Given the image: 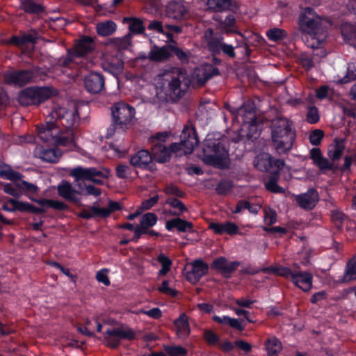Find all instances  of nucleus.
<instances>
[{
	"label": "nucleus",
	"mask_w": 356,
	"mask_h": 356,
	"mask_svg": "<svg viewBox=\"0 0 356 356\" xmlns=\"http://www.w3.org/2000/svg\"><path fill=\"white\" fill-rule=\"evenodd\" d=\"M168 136L169 134L165 131L157 133L149 138V143L152 145V156L154 159L159 163L167 162L169 161L171 154H175L172 150V145L170 146V149H168L163 145V143L166 141Z\"/></svg>",
	"instance_id": "9b49d317"
},
{
	"label": "nucleus",
	"mask_w": 356,
	"mask_h": 356,
	"mask_svg": "<svg viewBox=\"0 0 356 356\" xmlns=\"http://www.w3.org/2000/svg\"><path fill=\"white\" fill-rule=\"evenodd\" d=\"M21 6L24 11L31 13H39L43 10L42 7L34 0H22Z\"/></svg>",
	"instance_id": "a18cd8bd"
},
{
	"label": "nucleus",
	"mask_w": 356,
	"mask_h": 356,
	"mask_svg": "<svg viewBox=\"0 0 356 356\" xmlns=\"http://www.w3.org/2000/svg\"><path fill=\"white\" fill-rule=\"evenodd\" d=\"M148 29L150 30H154L159 33L165 34L167 36L168 40H172V39H171L172 34H170L168 32L165 31L163 26H162V24L160 22L152 21V22H149V24L148 25Z\"/></svg>",
	"instance_id": "5fc2aeb1"
},
{
	"label": "nucleus",
	"mask_w": 356,
	"mask_h": 356,
	"mask_svg": "<svg viewBox=\"0 0 356 356\" xmlns=\"http://www.w3.org/2000/svg\"><path fill=\"white\" fill-rule=\"evenodd\" d=\"M170 45L162 47H154L149 53V58L157 62L164 61L170 57Z\"/></svg>",
	"instance_id": "2f4dec72"
},
{
	"label": "nucleus",
	"mask_w": 356,
	"mask_h": 356,
	"mask_svg": "<svg viewBox=\"0 0 356 356\" xmlns=\"http://www.w3.org/2000/svg\"><path fill=\"white\" fill-rule=\"evenodd\" d=\"M157 260L161 265V268L159 271V275L160 276H164L170 270L172 266V261L163 254H160L158 256Z\"/></svg>",
	"instance_id": "49530a36"
},
{
	"label": "nucleus",
	"mask_w": 356,
	"mask_h": 356,
	"mask_svg": "<svg viewBox=\"0 0 356 356\" xmlns=\"http://www.w3.org/2000/svg\"><path fill=\"white\" fill-rule=\"evenodd\" d=\"M310 157L321 170H327L332 168V165L329 161L324 159L319 149L313 148L310 151Z\"/></svg>",
	"instance_id": "e433bc0d"
},
{
	"label": "nucleus",
	"mask_w": 356,
	"mask_h": 356,
	"mask_svg": "<svg viewBox=\"0 0 356 356\" xmlns=\"http://www.w3.org/2000/svg\"><path fill=\"white\" fill-rule=\"evenodd\" d=\"M273 144L279 154L286 153L292 147L295 140L293 124L286 118H277L272 122Z\"/></svg>",
	"instance_id": "7ed1b4c3"
},
{
	"label": "nucleus",
	"mask_w": 356,
	"mask_h": 356,
	"mask_svg": "<svg viewBox=\"0 0 356 356\" xmlns=\"http://www.w3.org/2000/svg\"><path fill=\"white\" fill-rule=\"evenodd\" d=\"M175 325L177 333L180 338H184L190 334V327L185 314H181L178 319L175 320Z\"/></svg>",
	"instance_id": "c9c22d12"
},
{
	"label": "nucleus",
	"mask_w": 356,
	"mask_h": 356,
	"mask_svg": "<svg viewBox=\"0 0 356 356\" xmlns=\"http://www.w3.org/2000/svg\"><path fill=\"white\" fill-rule=\"evenodd\" d=\"M167 351L170 356H186L187 354L186 349L181 346H172Z\"/></svg>",
	"instance_id": "680f3d73"
},
{
	"label": "nucleus",
	"mask_w": 356,
	"mask_h": 356,
	"mask_svg": "<svg viewBox=\"0 0 356 356\" xmlns=\"http://www.w3.org/2000/svg\"><path fill=\"white\" fill-rule=\"evenodd\" d=\"M31 78L32 74L29 71L8 72L4 76V79L6 83L18 86L26 84Z\"/></svg>",
	"instance_id": "393cba45"
},
{
	"label": "nucleus",
	"mask_w": 356,
	"mask_h": 356,
	"mask_svg": "<svg viewBox=\"0 0 356 356\" xmlns=\"http://www.w3.org/2000/svg\"><path fill=\"white\" fill-rule=\"evenodd\" d=\"M18 102L24 106L38 104V100L35 99L34 88H29L21 91L18 95Z\"/></svg>",
	"instance_id": "f704fd0d"
},
{
	"label": "nucleus",
	"mask_w": 356,
	"mask_h": 356,
	"mask_svg": "<svg viewBox=\"0 0 356 356\" xmlns=\"http://www.w3.org/2000/svg\"><path fill=\"white\" fill-rule=\"evenodd\" d=\"M204 338L206 341L209 344H215L218 340V336L211 330H207L204 332Z\"/></svg>",
	"instance_id": "69168bd1"
},
{
	"label": "nucleus",
	"mask_w": 356,
	"mask_h": 356,
	"mask_svg": "<svg viewBox=\"0 0 356 356\" xmlns=\"http://www.w3.org/2000/svg\"><path fill=\"white\" fill-rule=\"evenodd\" d=\"M131 34L129 33L122 38H115L113 42L120 49H127L131 44Z\"/></svg>",
	"instance_id": "3c124183"
},
{
	"label": "nucleus",
	"mask_w": 356,
	"mask_h": 356,
	"mask_svg": "<svg viewBox=\"0 0 356 356\" xmlns=\"http://www.w3.org/2000/svg\"><path fill=\"white\" fill-rule=\"evenodd\" d=\"M94 48V42L90 37L81 38L74 45L72 51L70 52L67 58L63 61L65 66H71L72 64L78 65L80 67L88 68L86 58L84 57Z\"/></svg>",
	"instance_id": "423d86ee"
},
{
	"label": "nucleus",
	"mask_w": 356,
	"mask_h": 356,
	"mask_svg": "<svg viewBox=\"0 0 356 356\" xmlns=\"http://www.w3.org/2000/svg\"><path fill=\"white\" fill-rule=\"evenodd\" d=\"M120 209V206L119 203L110 201L106 207H99L95 204L90 207L89 210H83L80 212L79 216L86 219L93 217L105 218L108 216L111 213L119 210Z\"/></svg>",
	"instance_id": "a211bd4d"
},
{
	"label": "nucleus",
	"mask_w": 356,
	"mask_h": 356,
	"mask_svg": "<svg viewBox=\"0 0 356 356\" xmlns=\"http://www.w3.org/2000/svg\"><path fill=\"white\" fill-rule=\"evenodd\" d=\"M344 148L345 145L342 140L336 139L334 141L333 145L329 149V156L332 160V161L339 160L341 158Z\"/></svg>",
	"instance_id": "a19ab883"
},
{
	"label": "nucleus",
	"mask_w": 356,
	"mask_h": 356,
	"mask_svg": "<svg viewBox=\"0 0 356 356\" xmlns=\"http://www.w3.org/2000/svg\"><path fill=\"white\" fill-rule=\"evenodd\" d=\"M58 192L60 196L67 200L74 202L78 201L76 196V191L74 190L71 184L67 181H62L58 186Z\"/></svg>",
	"instance_id": "72a5a7b5"
},
{
	"label": "nucleus",
	"mask_w": 356,
	"mask_h": 356,
	"mask_svg": "<svg viewBox=\"0 0 356 356\" xmlns=\"http://www.w3.org/2000/svg\"><path fill=\"white\" fill-rule=\"evenodd\" d=\"M231 184L228 181L220 182L216 188L219 194H226L231 188Z\"/></svg>",
	"instance_id": "774afa93"
},
{
	"label": "nucleus",
	"mask_w": 356,
	"mask_h": 356,
	"mask_svg": "<svg viewBox=\"0 0 356 356\" xmlns=\"http://www.w3.org/2000/svg\"><path fill=\"white\" fill-rule=\"evenodd\" d=\"M296 201L303 209H312L314 207L318 200L317 192L314 189H309L304 194L298 195Z\"/></svg>",
	"instance_id": "bb28decb"
},
{
	"label": "nucleus",
	"mask_w": 356,
	"mask_h": 356,
	"mask_svg": "<svg viewBox=\"0 0 356 356\" xmlns=\"http://www.w3.org/2000/svg\"><path fill=\"white\" fill-rule=\"evenodd\" d=\"M0 177L13 181L17 188L23 191L30 199L34 200L31 195L38 193V186L32 183L22 180L21 179L22 175L19 173L14 171L9 166H5L0 168Z\"/></svg>",
	"instance_id": "f8f14e48"
},
{
	"label": "nucleus",
	"mask_w": 356,
	"mask_h": 356,
	"mask_svg": "<svg viewBox=\"0 0 356 356\" xmlns=\"http://www.w3.org/2000/svg\"><path fill=\"white\" fill-rule=\"evenodd\" d=\"M96 30L99 35L108 36L115 31L116 24L111 20L101 22L97 24Z\"/></svg>",
	"instance_id": "4c0bfd02"
},
{
	"label": "nucleus",
	"mask_w": 356,
	"mask_h": 356,
	"mask_svg": "<svg viewBox=\"0 0 356 356\" xmlns=\"http://www.w3.org/2000/svg\"><path fill=\"white\" fill-rule=\"evenodd\" d=\"M159 290L160 292L170 296H175L177 294V291L170 286V283L168 280H165L162 282Z\"/></svg>",
	"instance_id": "052dcab7"
},
{
	"label": "nucleus",
	"mask_w": 356,
	"mask_h": 356,
	"mask_svg": "<svg viewBox=\"0 0 356 356\" xmlns=\"http://www.w3.org/2000/svg\"><path fill=\"white\" fill-rule=\"evenodd\" d=\"M214 68L211 65H204L197 67L193 74V79L204 84L213 74Z\"/></svg>",
	"instance_id": "7c9ffc66"
},
{
	"label": "nucleus",
	"mask_w": 356,
	"mask_h": 356,
	"mask_svg": "<svg viewBox=\"0 0 356 356\" xmlns=\"http://www.w3.org/2000/svg\"><path fill=\"white\" fill-rule=\"evenodd\" d=\"M110 172L107 169L102 170L96 168H76L72 170L71 175L75 178L76 181L81 180H90L97 184H102L103 179L108 177Z\"/></svg>",
	"instance_id": "ddd939ff"
},
{
	"label": "nucleus",
	"mask_w": 356,
	"mask_h": 356,
	"mask_svg": "<svg viewBox=\"0 0 356 356\" xmlns=\"http://www.w3.org/2000/svg\"><path fill=\"white\" fill-rule=\"evenodd\" d=\"M130 163L132 165L149 170H154L152 155L147 150H140L131 156Z\"/></svg>",
	"instance_id": "aec40b11"
},
{
	"label": "nucleus",
	"mask_w": 356,
	"mask_h": 356,
	"mask_svg": "<svg viewBox=\"0 0 356 356\" xmlns=\"http://www.w3.org/2000/svg\"><path fill=\"white\" fill-rule=\"evenodd\" d=\"M49 118L45 124L37 127L40 138L56 146L71 147L74 143L73 131H62L54 120Z\"/></svg>",
	"instance_id": "20e7f679"
},
{
	"label": "nucleus",
	"mask_w": 356,
	"mask_h": 356,
	"mask_svg": "<svg viewBox=\"0 0 356 356\" xmlns=\"http://www.w3.org/2000/svg\"><path fill=\"white\" fill-rule=\"evenodd\" d=\"M182 85H188L185 70L179 67L163 70L154 79L156 93L151 102L158 104L179 98L182 95Z\"/></svg>",
	"instance_id": "f257e3e1"
},
{
	"label": "nucleus",
	"mask_w": 356,
	"mask_h": 356,
	"mask_svg": "<svg viewBox=\"0 0 356 356\" xmlns=\"http://www.w3.org/2000/svg\"><path fill=\"white\" fill-rule=\"evenodd\" d=\"M34 92L36 100H38V104L54 94L53 90L49 88H34Z\"/></svg>",
	"instance_id": "de8ad7c7"
},
{
	"label": "nucleus",
	"mask_w": 356,
	"mask_h": 356,
	"mask_svg": "<svg viewBox=\"0 0 356 356\" xmlns=\"http://www.w3.org/2000/svg\"><path fill=\"white\" fill-rule=\"evenodd\" d=\"M209 228L218 234L234 235L238 234L239 231L238 227L235 223L229 221L211 222Z\"/></svg>",
	"instance_id": "a878e982"
},
{
	"label": "nucleus",
	"mask_w": 356,
	"mask_h": 356,
	"mask_svg": "<svg viewBox=\"0 0 356 356\" xmlns=\"http://www.w3.org/2000/svg\"><path fill=\"white\" fill-rule=\"evenodd\" d=\"M102 67L104 70L110 72L115 76L120 74L123 70V62L118 56H113L107 53L102 56Z\"/></svg>",
	"instance_id": "412c9836"
},
{
	"label": "nucleus",
	"mask_w": 356,
	"mask_h": 356,
	"mask_svg": "<svg viewBox=\"0 0 356 356\" xmlns=\"http://www.w3.org/2000/svg\"><path fill=\"white\" fill-rule=\"evenodd\" d=\"M136 314H144L147 315V316L152 318H159L161 316V311L157 308H152L151 309L147 310V309H138L136 312Z\"/></svg>",
	"instance_id": "6e6d98bb"
},
{
	"label": "nucleus",
	"mask_w": 356,
	"mask_h": 356,
	"mask_svg": "<svg viewBox=\"0 0 356 356\" xmlns=\"http://www.w3.org/2000/svg\"><path fill=\"white\" fill-rule=\"evenodd\" d=\"M117 176L120 178H127L131 175V168L124 164H120L116 168Z\"/></svg>",
	"instance_id": "bf43d9fd"
},
{
	"label": "nucleus",
	"mask_w": 356,
	"mask_h": 356,
	"mask_svg": "<svg viewBox=\"0 0 356 356\" xmlns=\"http://www.w3.org/2000/svg\"><path fill=\"white\" fill-rule=\"evenodd\" d=\"M166 202L172 207L177 209L176 211H172V214L174 216L180 215L186 209L183 203L177 199H170L167 200Z\"/></svg>",
	"instance_id": "603ef678"
},
{
	"label": "nucleus",
	"mask_w": 356,
	"mask_h": 356,
	"mask_svg": "<svg viewBox=\"0 0 356 356\" xmlns=\"http://www.w3.org/2000/svg\"><path fill=\"white\" fill-rule=\"evenodd\" d=\"M134 337V332L129 328L117 327L106 331L104 335V342L110 347H116L121 339H131Z\"/></svg>",
	"instance_id": "dca6fc26"
},
{
	"label": "nucleus",
	"mask_w": 356,
	"mask_h": 356,
	"mask_svg": "<svg viewBox=\"0 0 356 356\" xmlns=\"http://www.w3.org/2000/svg\"><path fill=\"white\" fill-rule=\"evenodd\" d=\"M157 222V216L153 213H147L141 217L140 223L135 228V237L137 241L141 234L147 233V229L153 227Z\"/></svg>",
	"instance_id": "5701e85b"
},
{
	"label": "nucleus",
	"mask_w": 356,
	"mask_h": 356,
	"mask_svg": "<svg viewBox=\"0 0 356 356\" xmlns=\"http://www.w3.org/2000/svg\"><path fill=\"white\" fill-rule=\"evenodd\" d=\"M188 12V8L182 1H171L168 3L166 13L170 18L179 20L184 18Z\"/></svg>",
	"instance_id": "b1692460"
},
{
	"label": "nucleus",
	"mask_w": 356,
	"mask_h": 356,
	"mask_svg": "<svg viewBox=\"0 0 356 356\" xmlns=\"http://www.w3.org/2000/svg\"><path fill=\"white\" fill-rule=\"evenodd\" d=\"M264 272L266 273H273L284 277H286L287 278L292 280V275L295 274V273H293L290 269L287 268H266L262 269Z\"/></svg>",
	"instance_id": "09e8293b"
},
{
	"label": "nucleus",
	"mask_w": 356,
	"mask_h": 356,
	"mask_svg": "<svg viewBox=\"0 0 356 356\" xmlns=\"http://www.w3.org/2000/svg\"><path fill=\"white\" fill-rule=\"evenodd\" d=\"M124 23L129 24V29L131 35L132 33L139 34L143 32L145 27L143 25L141 20L137 18L124 17L123 19Z\"/></svg>",
	"instance_id": "37998d69"
},
{
	"label": "nucleus",
	"mask_w": 356,
	"mask_h": 356,
	"mask_svg": "<svg viewBox=\"0 0 356 356\" xmlns=\"http://www.w3.org/2000/svg\"><path fill=\"white\" fill-rule=\"evenodd\" d=\"M35 154L43 161L54 163L61 156L62 152L58 149H41L37 148Z\"/></svg>",
	"instance_id": "473e14b6"
},
{
	"label": "nucleus",
	"mask_w": 356,
	"mask_h": 356,
	"mask_svg": "<svg viewBox=\"0 0 356 356\" xmlns=\"http://www.w3.org/2000/svg\"><path fill=\"white\" fill-rule=\"evenodd\" d=\"M277 175L275 172L265 184L267 190L273 193H282L283 189L277 184Z\"/></svg>",
	"instance_id": "8fccbe9b"
},
{
	"label": "nucleus",
	"mask_w": 356,
	"mask_h": 356,
	"mask_svg": "<svg viewBox=\"0 0 356 356\" xmlns=\"http://www.w3.org/2000/svg\"><path fill=\"white\" fill-rule=\"evenodd\" d=\"M185 270L187 280L195 284L207 273L208 266L203 261L197 260L191 264H188Z\"/></svg>",
	"instance_id": "6ab92c4d"
},
{
	"label": "nucleus",
	"mask_w": 356,
	"mask_h": 356,
	"mask_svg": "<svg viewBox=\"0 0 356 356\" xmlns=\"http://www.w3.org/2000/svg\"><path fill=\"white\" fill-rule=\"evenodd\" d=\"M40 207H35L28 202L19 201L15 199H10L11 206H13L15 211L17 210L22 212H30L33 213H43L49 208L63 210L66 208V205L60 201H54L47 199L33 200Z\"/></svg>",
	"instance_id": "6e6552de"
},
{
	"label": "nucleus",
	"mask_w": 356,
	"mask_h": 356,
	"mask_svg": "<svg viewBox=\"0 0 356 356\" xmlns=\"http://www.w3.org/2000/svg\"><path fill=\"white\" fill-rule=\"evenodd\" d=\"M356 79V68L354 64L347 63L343 70L334 76V81L338 83H346Z\"/></svg>",
	"instance_id": "cd10ccee"
},
{
	"label": "nucleus",
	"mask_w": 356,
	"mask_h": 356,
	"mask_svg": "<svg viewBox=\"0 0 356 356\" xmlns=\"http://www.w3.org/2000/svg\"><path fill=\"white\" fill-rule=\"evenodd\" d=\"M323 132L320 129H315L309 135V141L314 145H318L321 143L323 138Z\"/></svg>",
	"instance_id": "4d7b16f0"
},
{
	"label": "nucleus",
	"mask_w": 356,
	"mask_h": 356,
	"mask_svg": "<svg viewBox=\"0 0 356 356\" xmlns=\"http://www.w3.org/2000/svg\"><path fill=\"white\" fill-rule=\"evenodd\" d=\"M318 120L319 115L318 109L314 106L309 107L307 114V120L311 124H314L317 122Z\"/></svg>",
	"instance_id": "13d9d810"
},
{
	"label": "nucleus",
	"mask_w": 356,
	"mask_h": 356,
	"mask_svg": "<svg viewBox=\"0 0 356 356\" xmlns=\"http://www.w3.org/2000/svg\"><path fill=\"white\" fill-rule=\"evenodd\" d=\"M300 26L307 34L306 44L312 49H319L327 37L321 17L312 8H307L300 14Z\"/></svg>",
	"instance_id": "f03ea898"
},
{
	"label": "nucleus",
	"mask_w": 356,
	"mask_h": 356,
	"mask_svg": "<svg viewBox=\"0 0 356 356\" xmlns=\"http://www.w3.org/2000/svg\"><path fill=\"white\" fill-rule=\"evenodd\" d=\"M264 212V221L266 224L270 225L276 222V213L274 211L271 209H265Z\"/></svg>",
	"instance_id": "e2e57ef3"
},
{
	"label": "nucleus",
	"mask_w": 356,
	"mask_h": 356,
	"mask_svg": "<svg viewBox=\"0 0 356 356\" xmlns=\"http://www.w3.org/2000/svg\"><path fill=\"white\" fill-rule=\"evenodd\" d=\"M86 90L91 93H98L104 86V79L99 73L91 72L84 79Z\"/></svg>",
	"instance_id": "4be33fe9"
},
{
	"label": "nucleus",
	"mask_w": 356,
	"mask_h": 356,
	"mask_svg": "<svg viewBox=\"0 0 356 356\" xmlns=\"http://www.w3.org/2000/svg\"><path fill=\"white\" fill-rule=\"evenodd\" d=\"M238 266L236 261H228L224 257H220L213 261L212 268L227 275L232 273Z\"/></svg>",
	"instance_id": "c756f323"
},
{
	"label": "nucleus",
	"mask_w": 356,
	"mask_h": 356,
	"mask_svg": "<svg viewBox=\"0 0 356 356\" xmlns=\"http://www.w3.org/2000/svg\"><path fill=\"white\" fill-rule=\"evenodd\" d=\"M238 115H242L243 120V131L245 128L250 129V132L247 134V137L250 139L257 138L259 136V131L257 126V120L255 113L252 109L246 111V106L240 108L237 111Z\"/></svg>",
	"instance_id": "f3484780"
},
{
	"label": "nucleus",
	"mask_w": 356,
	"mask_h": 356,
	"mask_svg": "<svg viewBox=\"0 0 356 356\" xmlns=\"http://www.w3.org/2000/svg\"><path fill=\"white\" fill-rule=\"evenodd\" d=\"M177 228L180 232H186L191 228V224L180 218H175L167 221L166 229L169 231Z\"/></svg>",
	"instance_id": "79ce46f5"
},
{
	"label": "nucleus",
	"mask_w": 356,
	"mask_h": 356,
	"mask_svg": "<svg viewBox=\"0 0 356 356\" xmlns=\"http://www.w3.org/2000/svg\"><path fill=\"white\" fill-rule=\"evenodd\" d=\"M49 118L55 120L58 126H63L65 128V130L72 131L70 129L76 124L79 119L77 107L74 103L56 106Z\"/></svg>",
	"instance_id": "0eeeda50"
},
{
	"label": "nucleus",
	"mask_w": 356,
	"mask_h": 356,
	"mask_svg": "<svg viewBox=\"0 0 356 356\" xmlns=\"http://www.w3.org/2000/svg\"><path fill=\"white\" fill-rule=\"evenodd\" d=\"M135 109L124 102L116 103L112 108V117L116 127L122 130L131 127L135 120Z\"/></svg>",
	"instance_id": "1a4fd4ad"
},
{
	"label": "nucleus",
	"mask_w": 356,
	"mask_h": 356,
	"mask_svg": "<svg viewBox=\"0 0 356 356\" xmlns=\"http://www.w3.org/2000/svg\"><path fill=\"white\" fill-rule=\"evenodd\" d=\"M268 38L272 41H279L286 36L285 31L280 29H273L267 31Z\"/></svg>",
	"instance_id": "864d4df0"
},
{
	"label": "nucleus",
	"mask_w": 356,
	"mask_h": 356,
	"mask_svg": "<svg viewBox=\"0 0 356 356\" xmlns=\"http://www.w3.org/2000/svg\"><path fill=\"white\" fill-rule=\"evenodd\" d=\"M108 271L106 269L98 271L96 274V278L99 282L103 283L108 286L110 284L109 279L108 277Z\"/></svg>",
	"instance_id": "0e129e2a"
},
{
	"label": "nucleus",
	"mask_w": 356,
	"mask_h": 356,
	"mask_svg": "<svg viewBox=\"0 0 356 356\" xmlns=\"http://www.w3.org/2000/svg\"><path fill=\"white\" fill-rule=\"evenodd\" d=\"M293 282L300 289L308 291L312 286V275L308 273L297 272L292 275Z\"/></svg>",
	"instance_id": "c85d7f7f"
},
{
	"label": "nucleus",
	"mask_w": 356,
	"mask_h": 356,
	"mask_svg": "<svg viewBox=\"0 0 356 356\" xmlns=\"http://www.w3.org/2000/svg\"><path fill=\"white\" fill-rule=\"evenodd\" d=\"M158 196H154L143 202L140 209L142 210H148L151 209L158 201Z\"/></svg>",
	"instance_id": "338daca9"
},
{
	"label": "nucleus",
	"mask_w": 356,
	"mask_h": 356,
	"mask_svg": "<svg viewBox=\"0 0 356 356\" xmlns=\"http://www.w3.org/2000/svg\"><path fill=\"white\" fill-rule=\"evenodd\" d=\"M204 38L209 49L213 53L218 54L222 51L225 55L229 57H235L233 46L222 42V38L220 35H215L211 29L206 30Z\"/></svg>",
	"instance_id": "4468645a"
},
{
	"label": "nucleus",
	"mask_w": 356,
	"mask_h": 356,
	"mask_svg": "<svg viewBox=\"0 0 356 356\" xmlns=\"http://www.w3.org/2000/svg\"><path fill=\"white\" fill-rule=\"evenodd\" d=\"M268 356H277L282 348L281 342L275 337H271L265 342Z\"/></svg>",
	"instance_id": "58836bf2"
},
{
	"label": "nucleus",
	"mask_w": 356,
	"mask_h": 356,
	"mask_svg": "<svg viewBox=\"0 0 356 356\" xmlns=\"http://www.w3.org/2000/svg\"><path fill=\"white\" fill-rule=\"evenodd\" d=\"M224 138H215L213 135H208L205 140L203 161L208 165L218 168H225L228 165V153L225 146Z\"/></svg>",
	"instance_id": "39448f33"
},
{
	"label": "nucleus",
	"mask_w": 356,
	"mask_h": 356,
	"mask_svg": "<svg viewBox=\"0 0 356 356\" xmlns=\"http://www.w3.org/2000/svg\"><path fill=\"white\" fill-rule=\"evenodd\" d=\"M179 143H173L172 150L177 156L192 153L198 143L197 134L191 127L186 126L180 136Z\"/></svg>",
	"instance_id": "9d476101"
},
{
	"label": "nucleus",
	"mask_w": 356,
	"mask_h": 356,
	"mask_svg": "<svg viewBox=\"0 0 356 356\" xmlns=\"http://www.w3.org/2000/svg\"><path fill=\"white\" fill-rule=\"evenodd\" d=\"M356 280V264L354 259L350 261L347 266L344 274L341 277H339L337 282L343 283Z\"/></svg>",
	"instance_id": "ea45409f"
},
{
	"label": "nucleus",
	"mask_w": 356,
	"mask_h": 356,
	"mask_svg": "<svg viewBox=\"0 0 356 356\" xmlns=\"http://www.w3.org/2000/svg\"><path fill=\"white\" fill-rule=\"evenodd\" d=\"M255 168L261 171L270 170L272 173L277 172L284 167V161L280 159L272 161L271 156L268 153L257 155L254 161Z\"/></svg>",
	"instance_id": "2eb2a0df"
},
{
	"label": "nucleus",
	"mask_w": 356,
	"mask_h": 356,
	"mask_svg": "<svg viewBox=\"0 0 356 356\" xmlns=\"http://www.w3.org/2000/svg\"><path fill=\"white\" fill-rule=\"evenodd\" d=\"M208 8L213 11H224L229 8L230 0H207Z\"/></svg>",
	"instance_id": "c03bdc74"
}]
</instances>
